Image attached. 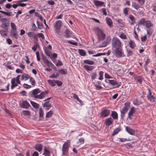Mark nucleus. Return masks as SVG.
<instances>
[{"label": "nucleus", "mask_w": 156, "mask_h": 156, "mask_svg": "<svg viewBox=\"0 0 156 156\" xmlns=\"http://www.w3.org/2000/svg\"><path fill=\"white\" fill-rule=\"evenodd\" d=\"M48 90L41 92V90L39 88L34 89L31 94V96L34 98L37 99H42L45 95L49 93Z\"/></svg>", "instance_id": "obj_1"}, {"label": "nucleus", "mask_w": 156, "mask_h": 156, "mask_svg": "<svg viewBox=\"0 0 156 156\" xmlns=\"http://www.w3.org/2000/svg\"><path fill=\"white\" fill-rule=\"evenodd\" d=\"M130 106V103L129 101L127 102L124 104V107L120 110L121 119L124 120L125 114L127 113Z\"/></svg>", "instance_id": "obj_2"}, {"label": "nucleus", "mask_w": 156, "mask_h": 156, "mask_svg": "<svg viewBox=\"0 0 156 156\" xmlns=\"http://www.w3.org/2000/svg\"><path fill=\"white\" fill-rule=\"evenodd\" d=\"M95 29L97 31L96 36L98 41H100L104 40L105 38L106 35L103 30L98 27H95Z\"/></svg>", "instance_id": "obj_3"}, {"label": "nucleus", "mask_w": 156, "mask_h": 156, "mask_svg": "<svg viewBox=\"0 0 156 156\" xmlns=\"http://www.w3.org/2000/svg\"><path fill=\"white\" fill-rule=\"evenodd\" d=\"M70 141L69 140H67L63 145L62 147V155H67L69 154V147L70 146Z\"/></svg>", "instance_id": "obj_4"}, {"label": "nucleus", "mask_w": 156, "mask_h": 156, "mask_svg": "<svg viewBox=\"0 0 156 156\" xmlns=\"http://www.w3.org/2000/svg\"><path fill=\"white\" fill-rule=\"evenodd\" d=\"M121 44V42L118 38L114 37L112 38V44L114 48H119L122 47Z\"/></svg>", "instance_id": "obj_5"}, {"label": "nucleus", "mask_w": 156, "mask_h": 156, "mask_svg": "<svg viewBox=\"0 0 156 156\" xmlns=\"http://www.w3.org/2000/svg\"><path fill=\"white\" fill-rule=\"evenodd\" d=\"M0 21L2 23L1 27L5 30H8L9 26V20L6 18H3L0 19Z\"/></svg>", "instance_id": "obj_6"}, {"label": "nucleus", "mask_w": 156, "mask_h": 156, "mask_svg": "<svg viewBox=\"0 0 156 156\" xmlns=\"http://www.w3.org/2000/svg\"><path fill=\"white\" fill-rule=\"evenodd\" d=\"M110 110L109 109H102L100 113V117L104 118L108 116L109 115Z\"/></svg>", "instance_id": "obj_7"}, {"label": "nucleus", "mask_w": 156, "mask_h": 156, "mask_svg": "<svg viewBox=\"0 0 156 156\" xmlns=\"http://www.w3.org/2000/svg\"><path fill=\"white\" fill-rule=\"evenodd\" d=\"M122 47L119 48H117L114 50V53L116 57L118 58H120L122 55L124 53L122 51Z\"/></svg>", "instance_id": "obj_8"}, {"label": "nucleus", "mask_w": 156, "mask_h": 156, "mask_svg": "<svg viewBox=\"0 0 156 156\" xmlns=\"http://www.w3.org/2000/svg\"><path fill=\"white\" fill-rule=\"evenodd\" d=\"M113 119L111 117H110L106 119L104 121V124L106 125L107 127H109V126L112 125L113 123Z\"/></svg>", "instance_id": "obj_9"}, {"label": "nucleus", "mask_w": 156, "mask_h": 156, "mask_svg": "<svg viewBox=\"0 0 156 156\" xmlns=\"http://www.w3.org/2000/svg\"><path fill=\"white\" fill-rule=\"evenodd\" d=\"M108 81L109 83L112 85H117L115 87L116 88H118L121 85V83H119L118 81L114 80H108Z\"/></svg>", "instance_id": "obj_10"}, {"label": "nucleus", "mask_w": 156, "mask_h": 156, "mask_svg": "<svg viewBox=\"0 0 156 156\" xmlns=\"http://www.w3.org/2000/svg\"><path fill=\"white\" fill-rule=\"evenodd\" d=\"M49 150V147H44L43 154L44 155V156H51V153Z\"/></svg>", "instance_id": "obj_11"}, {"label": "nucleus", "mask_w": 156, "mask_h": 156, "mask_svg": "<svg viewBox=\"0 0 156 156\" xmlns=\"http://www.w3.org/2000/svg\"><path fill=\"white\" fill-rule=\"evenodd\" d=\"M21 106L23 108L27 109L30 107V105L28 102L27 100H25L22 102Z\"/></svg>", "instance_id": "obj_12"}, {"label": "nucleus", "mask_w": 156, "mask_h": 156, "mask_svg": "<svg viewBox=\"0 0 156 156\" xmlns=\"http://www.w3.org/2000/svg\"><path fill=\"white\" fill-rule=\"evenodd\" d=\"M135 110L134 107H132L130 109L128 113V118L130 119H132V116L133 114L135 112Z\"/></svg>", "instance_id": "obj_13"}, {"label": "nucleus", "mask_w": 156, "mask_h": 156, "mask_svg": "<svg viewBox=\"0 0 156 156\" xmlns=\"http://www.w3.org/2000/svg\"><path fill=\"white\" fill-rule=\"evenodd\" d=\"M42 106L46 108V109L48 110L51 108V105L49 101H45L44 103L42 104Z\"/></svg>", "instance_id": "obj_14"}, {"label": "nucleus", "mask_w": 156, "mask_h": 156, "mask_svg": "<svg viewBox=\"0 0 156 156\" xmlns=\"http://www.w3.org/2000/svg\"><path fill=\"white\" fill-rule=\"evenodd\" d=\"M146 21L147 20H146V19L145 18H143L140 20L137 25H138V26H144L145 25Z\"/></svg>", "instance_id": "obj_15"}, {"label": "nucleus", "mask_w": 156, "mask_h": 156, "mask_svg": "<svg viewBox=\"0 0 156 156\" xmlns=\"http://www.w3.org/2000/svg\"><path fill=\"white\" fill-rule=\"evenodd\" d=\"M145 25L147 29H149L153 27L154 24L150 20H147Z\"/></svg>", "instance_id": "obj_16"}, {"label": "nucleus", "mask_w": 156, "mask_h": 156, "mask_svg": "<svg viewBox=\"0 0 156 156\" xmlns=\"http://www.w3.org/2000/svg\"><path fill=\"white\" fill-rule=\"evenodd\" d=\"M126 130L127 132L130 135H133L135 133L134 130L131 128L129 126H126Z\"/></svg>", "instance_id": "obj_17"}, {"label": "nucleus", "mask_w": 156, "mask_h": 156, "mask_svg": "<svg viewBox=\"0 0 156 156\" xmlns=\"http://www.w3.org/2000/svg\"><path fill=\"white\" fill-rule=\"evenodd\" d=\"M65 33L66 35V37L67 38L70 37H72L73 35L72 32L68 29L65 30Z\"/></svg>", "instance_id": "obj_18"}, {"label": "nucleus", "mask_w": 156, "mask_h": 156, "mask_svg": "<svg viewBox=\"0 0 156 156\" xmlns=\"http://www.w3.org/2000/svg\"><path fill=\"white\" fill-rule=\"evenodd\" d=\"M62 25V22L61 20H58L56 21L54 25L55 28L60 29Z\"/></svg>", "instance_id": "obj_19"}, {"label": "nucleus", "mask_w": 156, "mask_h": 156, "mask_svg": "<svg viewBox=\"0 0 156 156\" xmlns=\"http://www.w3.org/2000/svg\"><path fill=\"white\" fill-rule=\"evenodd\" d=\"M10 35L12 37H13L16 39H17L18 38V35L17 34V32L16 30H11Z\"/></svg>", "instance_id": "obj_20"}, {"label": "nucleus", "mask_w": 156, "mask_h": 156, "mask_svg": "<svg viewBox=\"0 0 156 156\" xmlns=\"http://www.w3.org/2000/svg\"><path fill=\"white\" fill-rule=\"evenodd\" d=\"M94 3L96 6L103 5L104 3L103 2L97 0H94Z\"/></svg>", "instance_id": "obj_21"}, {"label": "nucleus", "mask_w": 156, "mask_h": 156, "mask_svg": "<svg viewBox=\"0 0 156 156\" xmlns=\"http://www.w3.org/2000/svg\"><path fill=\"white\" fill-rule=\"evenodd\" d=\"M111 116L113 119L117 120L118 119V114L115 111H112Z\"/></svg>", "instance_id": "obj_22"}, {"label": "nucleus", "mask_w": 156, "mask_h": 156, "mask_svg": "<svg viewBox=\"0 0 156 156\" xmlns=\"http://www.w3.org/2000/svg\"><path fill=\"white\" fill-rule=\"evenodd\" d=\"M105 19L106 23H107L108 25L110 28H111L113 26L112 21L111 20V19L109 18L106 17L105 18Z\"/></svg>", "instance_id": "obj_23"}, {"label": "nucleus", "mask_w": 156, "mask_h": 156, "mask_svg": "<svg viewBox=\"0 0 156 156\" xmlns=\"http://www.w3.org/2000/svg\"><path fill=\"white\" fill-rule=\"evenodd\" d=\"M147 98L151 102H154L156 100V98L153 95L147 96Z\"/></svg>", "instance_id": "obj_24"}, {"label": "nucleus", "mask_w": 156, "mask_h": 156, "mask_svg": "<svg viewBox=\"0 0 156 156\" xmlns=\"http://www.w3.org/2000/svg\"><path fill=\"white\" fill-rule=\"evenodd\" d=\"M129 47L132 49H134L136 46V44L134 41L130 39L129 41Z\"/></svg>", "instance_id": "obj_25"}, {"label": "nucleus", "mask_w": 156, "mask_h": 156, "mask_svg": "<svg viewBox=\"0 0 156 156\" xmlns=\"http://www.w3.org/2000/svg\"><path fill=\"white\" fill-rule=\"evenodd\" d=\"M43 147V145L41 144H37L35 146V149L39 152L42 151Z\"/></svg>", "instance_id": "obj_26"}, {"label": "nucleus", "mask_w": 156, "mask_h": 156, "mask_svg": "<svg viewBox=\"0 0 156 156\" xmlns=\"http://www.w3.org/2000/svg\"><path fill=\"white\" fill-rule=\"evenodd\" d=\"M30 76L28 74H24L22 75L21 77V80H26L30 78Z\"/></svg>", "instance_id": "obj_27"}, {"label": "nucleus", "mask_w": 156, "mask_h": 156, "mask_svg": "<svg viewBox=\"0 0 156 156\" xmlns=\"http://www.w3.org/2000/svg\"><path fill=\"white\" fill-rule=\"evenodd\" d=\"M30 102L31 105L34 108L37 109L39 108V105L38 104L32 101H30Z\"/></svg>", "instance_id": "obj_28"}, {"label": "nucleus", "mask_w": 156, "mask_h": 156, "mask_svg": "<svg viewBox=\"0 0 156 156\" xmlns=\"http://www.w3.org/2000/svg\"><path fill=\"white\" fill-rule=\"evenodd\" d=\"M121 130V129L120 127L116 128L114 130L113 133L111 134V136H114L115 135L118 134Z\"/></svg>", "instance_id": "obj_29"}, {"label": "nucleus", "mask_w": 156, "mask_h": 156, "mask_svg": "<svg viewBox=\"0 0 156 156\" xmlns=\"http://www.w3.org/2000/svg\"><path fill=\"white\" fill-rule=\"evenodd\" d=\"M11 89H13L14 87H16L18 85V84L16 83H15L14 82V79H12L11 80Z\"/></svg>", "instance_id": "obj_30"}, {"label": "nucleus", "mask_w": 156, "mask_h": 156, "mask_svg": "<svg viewBox=\"0 0 156 156\" xmlns=\"http://www.w3.org/2000/svg\"><path fill=\"white\" fill-rule=\"evenodd\" d=\"M44 51L45 53V54L48 56H49L50 55L48 54V51H47V49L48 48L50 49V50H51L52 49V47L50 45H49L48 47H44Z\"/></svg>", "instance_id": "obj_31"}, {"label": "nucleus", "mask_w": 156, "mask_h": 156, "mask_svg": "<svg viewBox=\"0 0 156 156\" xmlns=\"http://www.w3.org/2000/svg\"><path fill=\"white\" fill-rule=\"evenodd\" d=\"M132 6L136 10H138L140 7V5L135 2H132Z\"/></svg>", "instance_id": "obj_32"}, {"label": "nucleus", "mask_w": 156, "mask_h": 156, "mask_svg": "<svg viewBox=\"0 0 156 156\" xmlns=\"http://www.w3.org/2000/svg\"><path fill=\"white\" fill-rule=\"evenodd\" d=\"M7 32L8 30H0V34L2 36L4 37L7 36Z\"/></svg>", "instance_id": "obj_33"}, {"label": "nucleus", "mask_w": 156, "mask_h": 156, "mask_svg": "<svg viewBox=\"0 0 156 156\" xmlns=\"http://www.w3.org/2000/svg\"><path fill=\"white\" fill-rule=\"evenodd\" d=\"M78 51L80 55L82 56H85L86 55V52L84 50L79 49Z\"/></svg>", "instance_id": "obj_34"}, {"label": "nucleus", "mask_w": 156, "mask_h": 156, "mask_svg": "<svg viewBox=\"0 0 156 156\" xmlns=\"http://www.w3.org/2000/svg\"><path fill=\"white\" fill-rule=\"evenodd\" d=\"M48 83L52 86L54 87L55 85L56 82L55 80H48Z\"/></svg>", "instance_id": "obj_35"}, {"label": "nucleus", "mask_w": 156, "mask_h": 156, "mask_svg": "<svg viewBox=\"0 0 156 156\" xmlns=\"http://www.w3.org/2000/svg\"><path fill=\"white\" fill-rule=\"evenodd\" d=\"M83 62L85 64L91 65H93L94 63V62L93 61L88 59H86L84 60Z\"/></svg>", "instance_id": "obj_36"}, {"label": "nucleus", "mask_w": 156, "mask_h": 156, "mask_svg": "<svg viewBox=\"0 0 156 156\" xmlns=\"http://www.w3.org/2000/svg\"><path fill=\"white\" fill-rule=\"evenodd\" d=\"M133 103L134 105L137 106L142 104V102L141 101H139L137 99H135L133 101Z\"/></svg>", "instance_id": "obj_37"}, {"label": "nucleus", "mask_w": 156, "mask_h": 156, "mask_svg": "<svg viewBox=\"0 0 156 156\" xmlns=\"http://www.w3.org/2000/svg\"><path fill=\"white\" fill-rule=\"evenodd\" d=\"M83 68L86 70L91 71L94 69V67L92 66H89L88 65H85L83 66Z\"/></svg>", "instance_id": "obj_38"}, {"label": "nucleus", "mask_w": 156, "mask_h": 156, "mask_svg": "<svg viewBox=\"0 0 156 156\" xmlns=\"http://www.w3.org/2000/svg\"><path fill=\"white\" fill-rule=\"evenodd\" d=\"M20 75H18L16 78H14L13 79H14V82H15L16 81V83L18 84H21V82L20 80Z\"/></svg>", "instance_id": "obj_39"}, {"label": "nucleus", "mask_w": 156, "mask_h": 156, "mask_svg": "<svg viewBox=\"0 0 156 156\" xmlns=\"http://www.w3.org/2000/svg\"><path fill=\"white\" fill-rule=\"evenodd\" d=\"M0 12L8 16H13V15L12 14V12H6L2 10H0Z\"/></svg>", "instance_id": "obj_40"}, {"label": "nucleus", "mask_w": 156, "mask_h": 156, "mask_svg": "<svg viewBox=\"0 0 156 156\" xmlns=\"http://www.w3.org/2000/svg\"><path fill=\"white\" fill-rule=\"evenodd\" d=\"M44 111L41 108H40L39 109V117L42 118L44 115Z\"/></svg>", "instance_id": "obj_41"}, {"label": "nucleus", "mask_w": 156, "mask_h": 156, "mask_svg": "<svg viewBox=\"0 0 156 156\" xmlns=\"http://www.w3.org/2000/svg\"><path fill=\"white\" fill-rule=\"evenodd\" d=\"M37 24L38 27V28L39 29H42L44 27V26L43 24L40 22L39 21H37Z\"/></svg>", "instance_id": "obj_42"}, {"label": "nucleus", "mask_w": 156, "mask_h": 156, "mask_svg": "<svg viewBox=\"0 0 156 156\" xmlns=\"http://www.w3.org/2000/svg\"><path fill=\"white\" fill-rule=\"evenodd\" d=\"M103 74L104 72L102 71H100L99 72V77L98 79L99 80H102L103 79Z\"/></svg>", "instance_id": "obj_43"}, {"label": "nucleus", "mask_w": 156, "mask_h": 156, "mask_svg": "<svg viewBox=\"0 0 156 156\" xmlns=\"http://www.w3.org/2000/svg\"><path fill=\"white\" fill-rule=\"evenodd\" d=\"M141 9H139V11L138 12V13L140 15H142L143 16L144 14V12L145 11V9L144 7H141Z\"/></svg>", "instance_id": "obj_44"}, {"label": "nucleus", "mask_w": 156, "mask_h": 156, "mask_svg": "<svg viewBox=\"0 0 156 156\" xmlns=\"http://www.w3.org/2000/svg\"><path fill=\"white\" fill-rule=\"evenodd\" d=\"M59 72L62 74L65 75L67 73V70L65 69H62L58 70Z\"/></svg>", "instance_id": "obj_45"}, {"label": "nucleus", "mask_w": 156, "mask_h": 156, "mask_svg": "<svg viewBox=\"0 0 156 156\" xmlns=\"http://www.w3.org/2000/svg\"><path fill=\"white\" fill-rule=\"evenodd\" d=\"M97 74L96 72H94L91 74V78L92 80L95 79L97 77Z\"/></svg>", "instance_id": "obj_46"}, {"label": "nucleus", "mask_w": 156, "mask_h": 156, "mask_svg": "<svg viewBox=\"0 0 156 156\" xmlns=\"http://www.w3.org/2000/svg\"><path fill=\"white\" fill-rule=\"evenodd\" d=\"M136 79L137 80V81L140 84H141L142 83V81L143 79V77H141L140 76H138L136 78Z\"/></svg>", "instance_id": "obj_47"}, {"label": "nucleus", "mask_w": 156, "mask_h": 156, "mask_svg": "<svg viewBox=\"0 0 156 156\" xmlns=\"http://www.w3.org/2000/svg\"><path fill=\"white\" fill-rule=\"evenodd\" d=\"M52 114V112L50 110L46 114V117L48 118H50L51 117Z\"/></svg>", "instance_id": "obj_48"}, {"label": "nucleus", "mask_w": 156, "mask_h": 156, "mask_svg": "<svg viewBox=\"0 0 156 156\" xmlns=\"http://www.w3.org/2000/svg\"><path fill=\"white\" fill-rule=\"evenodd\" d=\"M11 26L12 28L11 30H16V27L14 23L11 22Z\"/></svg>", "instance_id": "obj_49"}, {"label": "nucleus", "mask_w": 156, "mask_h": 156, "mask_svg": "<svg viewBox=\"0 0 156 156\" xmlns=\"http://www.w3.org/2000/svg\"><path fill=\"white\" fill-rule=\"evenodd\" d=\"M30 78V82L32 85H34L35 84V82L33 77H31Z\"/></svg>", "instance_id": "obj_50"}, {"label": "nucleus", "mask_w": 156, "mask_h": 156, "mask_svg": "<svg viewBox=\"0 0 156 156\" xmlns=\"http://www.w3.org/2000/svg\"><path fill=\"white\" fill-rule=\"evenodd\" d=\"M45 63L46 64L47 66L48 67L51 66V64H52L51 62L49 61L47 59H45Z\"/></svg>", "instance_id": "obj_51"}, {"label": "nucleus", "mask_w": 156, "mask_h": 156, "mask_svg": "<svg viewBox=\"0 0 156 156\" xmlns=\"http://www.w3.org/2000/svg\"><path fill=\"white\" fill-rule=\"evenodd\" d=\"M127 56L129 57L133 55V53L132 51L130 50H127Z\"/></svg>", "instance_id": "obj_52"}, {"label": "nucleus", "mask_w": 156, "mask_h": 156, "mask_svg": "<svg viewBox=\"0 0 156 156\" xmlns=\"http://www.w3.org/2000/svg\"><path fill=\"white\" fill-rule=\"evenodd\" d=\"M107 45V44L105 41L103 42L101 44L98 45L99 48H102L106 46Z\"/></svg>", "instance_id": "obj_53"}, {"label": "nucleus", "mask_w": 156, "mask_h": 156, "mask_svg": "<svg viewBox=\"0 0 156 156\" xmlns=\"http://www.w3.org/2000/svg\"><path fill=\"white\" fill-rule=\"evenodd\" d=\"M23 113L24 115L29 116L30 115V112L29 111H23Z\"/></svg>", "instance_id": "obj_54"}, {"label": "nucleus", "mask_w": 156, "mask_h": 156, "mask_svg": "<svg viewBox=\"0 0 156 156\" xmlns=\"http://www.w3.org/2000/svg\"><path fill=\"white\" fill-rule=\"evenodd\" d=\"M36 35L37 37H41L42 39H44L45 38L44 35L42 33H39L37 34Z\"/></svg>", "instance_id": "obj_55"}, {"label": "nucleus", "mask_w": 156, "mask_h": 156, "mask_svg": "<svg viewBox=\"0 0 156 156\" xmlns=\"http://www.w3.org/2000/svg\"><path fill=\"white\" fill-rule=\"evenodd\" d=\"M129 8H125L123 9V13L125 15H126L128 14V11L129 10Z\"/></svg>", "instance_id": "obj_56"}, {"label": "nucleus", "mask_w": 156, "mask_h": 156, "mask_svg": "<svg viewBox=\"0 0 156 156\" xmlns=\"http://www.w3.org/2000/svg\"><path fill=\"white\" fill-rule=\"evenodd\" d=\"M59 75V74L58 73H57L56 75H55L54 74H52L49 77L50 78H55L58 77Z\"/></svg>", "instance_id": "obj_57"}, {"label": "nucleus", "mask_w": 156, "mask_h": 156, "mask_svg": "<svg viewBox=\"0 0 156 156\" xmlns=\"http://www.w3.org/2000/svg\"><path fill=\"white\" fill-rule=\"evenodd\" d=\"M94 83V85L96 89V90H98L101 89L102 88V87L101 86L99 85H98L95 84Z\"/></svg>", "instance_id": "obj_58"}, {"label": "nucleus", "mask_w": 156, "mask_h": 156, "mask_svg": "<svg viewBox=\"0 0 156 156\" xmlns=\"http://www.w3.org/2000/svg\"><path fill=\"white\" fill-rule=\"evenodd\" d=\"M9 85L10 84L9 83H8L6 86V89H0V90L1 91H8L9 89Z\"/></svg>", "instance_id": "obj_59"}, {"label": "nucleus", "mask_w": 156, "mask_h": 156, "mask_svg": "<svg viewBox=\"0 0 156 156\" xmlns=\"http://www.w3.org/2000/svg\"><path fill=\"white\" fill-rule=\"evenodd\" d=\"M35 44H34V46L32 48V49L34 51H36L37 48V47L38 46V44L37 42H36Z\"/></svg>", "instance_id": "obj_60"}, {"label": "nucleus", "mask_w": 156, "mask_h": 156, "mask_svg": "<svg viewBox=\"0 0 156 156\" xmlns=\"http://www.w3.org/2000/svg\"><path fill=\"white\" fill-rule=\"evenodd\" d=\"M119 37L122 39H127L126 35L124 34H121L119 36Z\"/></svg>", "instance_id": "obj_61"}, {"label": "nucleus", "mask_w": 156, "mask_h": 156, "mask_svg": "<svg viewBox=\"0 0 156 156\" xmlns=\"http://www.w3.org/2000/svg\"><path fill=\"white\" fill-rule=\"evenodd\" d=\"M111 40V37L110 36H107L106 39V42L108 44Z\"/></svg>", "instance_id": "obj_62"}, {"label": "nucleus", "mask_w": 156, "mask_h": 156, "mask_svg": "<svg viewBox=\"0 0 156 156\" xmlns=\"http://www.w3.org/2000/svg\"><path fill=\"white\" fill-rule=\"evenodd\" d=\"M56 83L58 86L60 87L61 86L62 84V83L59 80H55Z\"/></svg>", "instance_id": "obj_63"}, {"label": "nucleus", "mask_w": 156, "mask_h": 156, "mask_svg": "<svg viewBox=\"0 0 156 156\" xmlns=\"http://www.w3.org/2000/svg\"><path fill=\"white\" fill-rule=\"evenodd\" d=\"M63 65L62 62L60 61V60H58V62L56 64V65L57 66H62Z\"/></svg>", "instance_id": "obj_64"}]
</instances>
